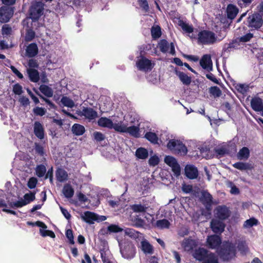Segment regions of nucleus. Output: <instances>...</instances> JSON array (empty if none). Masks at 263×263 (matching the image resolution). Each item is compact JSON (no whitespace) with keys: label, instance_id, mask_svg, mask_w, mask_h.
Masks as SVG:
<instances>
[{"label":"nucleus","instance_id":"f257e3e1","mask_svg":"<svg viewBox=\"0 0 263 263\" xmlns=\"http://www.w3.org/2000/svg\"><path fill=\"white\" fill-rule=\"evenodd\" d=\"M217 253L223 261H230L236 256L235 246L229 240L224 241L217 250Z\"/></svg>","mask_w":263,"mask_h":263},{"label":"nucleus","instance_id":"f03ea898","mask_svg":"<svg viewBox=\"0 0 263 263\" xmlns=\"http://www.w3.org/2000/svg\"><path fill=\"white\" fill-rule=\"evenodd\" d=\"M167 147L174 151L176 154L185 156L187 153V147L181 141L178 140L171 139L167 144Z\"/></svg>","mask_w":263,"mask_h":263},{"label":"nucleus","instance_id":"7ed1b4c3","mask_svg":"<svg viewBox=\"0 0 263 263\" xmlns=\"http://www.w3.org/2000/svg\"><path fill=\"white\" fill-rule=\"evenodd\" d=\"M44 5L41 2H35L32 4L29 10V18L33 22L37 21L43 15Z\"/></svg>","mask_w":263,"mask_h":263},{"label":"nucleus","instance_id":"20e7f679","mask_svg":"<svg viewBox=\"0 0 263 263\" xmlns=\"http://www.w3.org/2000/svg\"><path fill=\"white\" fill-rule=\"evenodd\" d=\"M120 252L123 258L130 259L135 256L136 247L132 242L124 241L120 247Z\"/></svg>","mask_w":263,"mask_h":263},{"label":"nucleus","instance_id":"39448f33","mask_svg":"<svg viewBox=\"0 0 263 263\" xmlns=\"http://www.w3.org/2000/svg\"><path fill=\"white\" fill-rule=\"evenodd\" d=\"M198 42L204 45H211L215 43L217 41V37L215 34L211 31L202 30L198 34Z\"/></svg>","mask_w":263,"mask_h":263},{"label":"nucleus","instance_id":"423d86ee","mask_svg":"<svg viewBox=\"0 0 263 263\" xmlns=\"http://www.w3.org/2000/svg\"><path fill=\"white\" fill-rule=\"evenodd\" d=\"M247 25L249 27L258 29L260 28L263 24V20L261 15L255 13L250 15L247 18Z\"/></svg>","mask_w":263,"mask_h":263},{"label":"nucleus","instance_id":"0eeeda50","mask_svg":"<svg viewBox=\"0 0 263 263\" xmlns=\"http://www.w3.org/2000/svg\"><path fill=\"white\" fill-rule=\"evenodd\" d=\"M136 66L139 70L145 72L151 71L153 68L152 61L142 55L137 61Z\"/></svg>","mask_w":263,"mask_h":263},{"label":"nucleus","instance_id":"6e6552de","mask_svg":"<svg viewBox=\"0 0 263 263\" xmlns=\"http://www.w3.org/2000/svg\"><path fill=\"white\" fill-rule=\"evenodd\" d=\"M14 13L13 8L9 6H2L0 8V22L7 23L12 17Z\"/></svg>","mask_w":263,"mask_h":263},{"label":"nucleus","instance_id":"1a4fd4ad","mask_svg":"<svg viewBox=\"0 0 263 263\" xmlns=\"http://www.w3.org/2000/svg\"><path fill=\"white\" fill-rule=\"evenodd\" d=\"M216 217L221 220L228 219L231 215V211L225 205H218L215 209Z\"/></svg>","mask_w":263,"mask_h":263},{"label":"nucleus","instance_id":"9d476101","mask_svg":"<svg viewBox=\"0 0 263 263\" xmlns=\"http://www.w3.org/2000/svg\"><path fill=\"white\" fill-rule=\"evenodd\" d=\"M221 238L217 235L209 236L206 239V245L209 249H216L220 248L222 244Z\"/></svg>","mask_w":263,"mask_h":263},{"label":"nucleus","instance_id":"9b49d317","mask_svg":"<svg viewBox=\"0 0 263 263\" xmlns=\"http://www.w3.org/2000/svg\"><path fill=\"white\" fill-rule=\"evenodd\" d=\"M158 46L160 50L162 53H166L168 51L169 48H170V53L172 55H175L176 53L174 43L172 42L169 44L165 39H162L158 43Z\"/></svg>","mask_w":263,"mask_h":263},{"label":"nucleus","instance_id":"f8f14e48","mask_svg":"<svg viewBox=\"0 0 263 263\" xmlns=\"http://www.w3.org/2000/svg\"><path fill=\"white\" fill-rule=\"evenodd\" d=\"M210 253L208 250L199 247L194 250L192 255L196 260L202 262L209 256Z\"/></svg>","mask_w":263,"mask_h":263},{"label":"nucleus","instance_id":"ddd939ff","mask_svg":"<svg viewBox=\"0 0 263 263\" xmlns=\"http://www.w3.org/2000/svg\"><path fill=\"white\" fill-rule=\"evenodd\" d=\"M200 65L208 72L213 70V63L210 54L203 55L200 60Z\"/></svg>","mask_w":263,"mask_h":263},{"label":"nucleus","instance_id":"4468645a","mask_svg":"<svg viewBox=\"0 0 263 263\" xmlns=\"http://www.w3.org/2000/svg\"><path fill=\"white\" fill-rule=\"evenodd\" d=\"M186 176L190 179H196L198 176V170L193 165H186L184 168Z\"/></svg>","mask_w":263,"mask_h":263},{"label":"nucleus","instance_id":"2eb2a0df","mask_svg":"<svg viewBox=\"0 0 263 263\" xmlns=\"http://www.w3.org/2000/svg\"><path fill=\"white\" fill-rule=\"evenodd\" d=\"M212 231L216 234H221L224 230V223L217 219H213L211 222Z\"/></svg>","mask_w":263,"mask_h":263},{"label":"nucleus","instance_id":"dca6fc26","mask_svg":"<svg viewBox=\"0 0 263 263\" xmlns=\"http://www.w3.org/2000/svg\"><path fill=\"white\" fill-rule=\"evenodd\" d=\"M201 201L206 209H210L213 204V197L209 192L203 191L201 192Z\"/></svg>","mask_w":263,"mask_h":263},{"label":"nucleus","instance_id":"f3484780","mask_svg":"<svg viewBox=\"0 0 263 263\" xmlns=\"http://www.w3.org/2000/svg\"><path fill=\"white\" fill-rule=\"evenodd\" d=\"M81 116L91 121L97 118L98 113L92 108L84 107L81 111Z\"/></svg>","mask_w":263,"mask_h":263},{"label":"nucleus","instance_id":"a211bd4d","mask_svg":"<svg viewBox=\"0 0 263 263\" xmlns=\"http://www.w3.org/2000/svg\"><path fill=\"white\" fill-rule=\"evenodd\" d=\"M34 134L39 139L42 140L45 137V130L43 125L39 121H35L33 128Z\"/></svg>","mask_w":263,"mask_h":263},{"label":"nucleus","instance_id":"6ab92c4d","mask_svg":"<svg viewBox=\"0 0 263 263\" xmlns=\"http://www.w3.org/2000/svg\"><path fill=\"white\" fill-rule=\"evenodd\" d=\"M237 248L240 254L242 255H246L249 251V248L248 244L245 240L238 239L236 241Z\"/></svg>","mask_w":263,"mask_h":263},{"label":"nucleus","instance_id":"aec40b11","mask_svg":"<svg viewBox=\"0 0 263 263\" xmlns=\"http://www.w3.org/2000/svg\"><path fill=\"white\" fill-rule=\"evenodd\" d=\"M175 73L179 78L180 81L183 84L189 86L191 83V77L188 76L183 72L180 71L176 68L175 69Z\"/></svg>","mask_w":263,"mask_h":263},{"label":"nucleus","instance_id":"412c9836","mask_svg":"<svg viewBox=\"0 0 263 263\" xmlns=\"http://www.w3.org/2000/svg\"><path fill=\"white\" fill-rule=\"evenodd\" d=\"M239 12L238 8L234 5L230 4L227 6L226 12L227 17L231 20H234Z\"/></svg>","mask_w":263,"mask_h":263},{"label":"nucleus","instance_id":"4be33fe9","mask_svg":"<svg viewBox=\"0 0 263 263\" xmlns=\"http://www.w3.org/2000/svg\"><path fill=\"white\" fill-rule=\"evenodd\" d=\"M39 52V48L37 44L32 43L29 44L26 49V54L29 58H33L35 57Z\"/></svg>","mask_w":263,"mask_h":263},{"label":"nucleus","instance_id":"5701e85b","mask_svg":"<svg viewBox=\"0 0 263 263\" xmlns=\"http://www.w3.org/2000/svg\"><path fill=\"white\" fill-rule=\"evenodd\" d=\"M182 246L186 251H191L197 246L196 241L192 239L185 238L182 242Z\"/></svg>","mask_w":263,"mask_h":263},{"label":"nucleus","instance_id":"b1692460","mask_svg":"<svg viewBox=\"0 0 263 263\" xmlns=\"http://www.w3.org/2000/svg\"><path fill=\"white\" fill-rule=\"evenodd\" d=\"M262 105V100L259 97H254L251 100V106L255 111H261Z\"/></svg>","mask_w":263,"mask_h":263},{"label":"nucleus","instance_id":"393cba45","mask_svg":"<svg viewBox=\"0 0 263 263\" xmlns=\"http://www.w3.org/2000/svg\"><path fill=\"white\" fill-rule=\"evenodd\" d=\"M232 166L240 171H248L252 170L254 167L253 165L250 163L243 162H237L233 164Z\"/></svg>","mask_w":263,"mask_h":263},{"label":"nucleus","instance_id":"a878e982","mask_svg":"<svg viewBox=\"0 0 263 263\" xmlns=\"http://www.w3.org/2000/svg\"><path fill=\"white\" fill-rule=\"evenodd\" d=\"M97 214L90 211L85 212L84 215L82 216V218L90 224L94 223V221L97 219Z\"/></svg>","mask_w":263,"mask_h":263},{"label":"nucleus","instance_id":"bb28decb","mask_svg":"<svg viewBox=\"0 0 263 263\" xmlns=\"http://www.w3.org/2000/svg\"><path fill=\"white\" fill-rule=\"evenodd\" d=\"M239 46V42L237 39L233 40L229 43H226L224 45L222 50L224 52H230L232 49L237 48Z\"/></svg>","mask_w":263,"mask_h":263},{"label":"nucleus","instance_id":"cd10ccee","mask_svg":"<svg viewBox=\"0 0 263 263\" xmlns=\"http://www.w3.org/2000/svg\"><path fill=\"white\" fill-rule=\"evenodd\" d=\"M55 176L57 180L61 182H64L68 179V174L66 171L60 168L57 170Z\"/></svg>","mask_w":263,"mask_h":263},{"label":"nucleus","instance_id":"c85d7f7f","mask_svg":"<svg viewBox=\"0 0 263 263\" xmlns=\"http://www.w3.org/2000/svg\"><path fill=\"white\" fill-rule=\"evenodd\" d=\"M27 73L29 80L34 83L37 82L40 80V75L39 71L32 68H29L27 69Z\"/></svg>","mask_w":263,"mask_h":263},{"label":"nucleus","instance_id":"c756f323","mask_svg":"<svg viewBox=\"0 0 263 263\" xmlns=\"http://www.w3.org/2000/svg\"><path fill=\"white\" fill-rule=\"evenodd\" d=\"M112 120L106 117H101L98 121L99 126L109 129H112Z\"/></svg>","mask_w":263,"mask_h":263},{"label":"nucleus","instance_id":"7c9ffc66","mask_svg":"<svg viewBox=\"0 0 263 263\" xmlns=\"http://www.w3.org/2000/svg\"><path fill=\"white\" fill-rule=\"evenodd\" d=\"M71 131L76 136H81L85 132V128L84 126L75 123L71 127Z\"/></svg>","mask_w":263,"mask_h":263},{"label":"nucleus","instance_id":"2f4dec72","mask_svg":"<svg viewBox=\"0 0 263 263\" xmlns=\"http://www.w3.org/2000/svg\"><path fill=\"white\" fill-rule=\"evenodd\" d=\"M178 20V25L181 27L182 29L185 32L188 33H192L194 31V28L192 25L186 23L180 17L177 18Z\"/></svg>","mask_w":263,"mask_h":263},{"label":"nucleus","instance_id":"473e14b6","mask_svg":"<svg viewBox=\"0 0 263 263\" xmlns=\"http://www.w3.org/2000/svg\"><path fill=\"white\" fill-rule=\"evenodd\" d=\"M131 209L136 213H144L147 210L148 206L145 204H134L130 205Z\"/></svg>","mask_w":263,"mask_h":263},{"label":"nucleus","instance_id":"72a5a7b5","mask_svg":"<svg viewBox=\"0 0 263 263\" xmlns=\"http://www.w3.org/2000/svg\"><path fill=\"white\" fill-rule=\"evenodd\" d=\"M63 193L65 197L70 198L73 196L74 190L70 184H66L63 187Z\"/></svg>","mask_w":263,"mask_h":263},{"label":"nucleus","instance_id":"f704fd0d","mask_svg":"<svg viewBox=\"0 0 263 263\" xmlns=\"http://www.w3.org/2000/svg\"><path fill=\"white\" fill-rule=\"evenodd\" d=\"M141 249L145 254H152L153 253V246L146 240L141 241Z\"/></svg>","mask_w":263,"mask_h":263},{"label":"nucleus","instance_id":"c9c22d12","mask_svg":"<svg viewBox=\"0 0 263 263\" xmlns=\"http://www.w3.org/2000/svg\"><path fill=\"white\" fill-rule=\"evenodd\" d=\"M39 89L47 97L50 98L53 96V92L52 89L47 85L42 84L40 85Z\"/></svg>","mask_w":263,"mask_h":263},{"label":"nucleus","instance_id":"e433bc0d","mask_svg":"<svg viewBox=\"0 0 263 263\" xmlns=\"http://www.w3.org/2000/svg\"><path fill=\"white\" fill-rule=\"evenodd\" d=\"M162 34L161 28L160 26H153L151 28V35L153 39L159 38Z\"/></svg>","mask_w":263,"mask_h":263},{"label":"nucleus","instance_id":"4c0bfd02","mask_svg":"<svg viewBox=\"0 0 263 263\" xmlns=\"http://www.w3.org/2000/svg\"><path fill=\"white\" fill-rule=\"evenodd\" d=\"M147 150L143 147H139L136 151V156L140 159H145L148 157Z\"/></svg>","mask_w":263,"mask_h":263},{"label":"nucleus","instance_id":"58836bf2","mask_svg":"<svg viewBox=\"0 0 263 263\" xmlns=\"http://www.w3.org/2000/svg\"><path fill=\"white\" fill-rule=\"evenodd\" d=\"M239 160L247 159L250 156V151L247 147H243L237 154Z\"/></svg>","mask_w":263,"mask_h":263},{"label":"nucleus","instance_id":"ea45409f","mask_svg":"<svg viewBox=\"0 0 263 263\" xmlns=\"http://www.w3.org/2000/svg\"><path fill=\"white\" fill-rule=\"evenodd\" d=\"M139 128L136 126H131L126 127V132L129 133L131 136L139 138L140 137Z\"/></svg>","mask_w":263,"mask_h":263},{"label":"nucleus","instance_id":"a19ab883","mask_svg":"<svg viewBox=\"0 0 263 263\" xmlns=\"http://www.w3.org/2000/svg\"><path fill=\"white\" fill-rule=\"evenodd\" d=\"M171 223L166 219L158 220L156 222V227L160 229H168Z\"/></svg>","mask_w":263,"mask_h":263},{"label":"nucleus","instance_id":"79ce46f5","mask_svg":"<svg viewBox=\"0 0 263 263\" xmlns=\"http://www.w3.org/2000/svg\"><path fill=\"white\" fill-rule=\"evenodd\" d=\"M144 137L149 142L153 144H157L158 142V137L156 133L148 132H146Z\"/></svg>","mask_w":263,"mask_h":263},{"label":"nucleus","instance_id":"37998d69","mask_svg":"<svg viewBox=\"0 0 263 263\" xmlns=\"http://www.w3.org/2000/svg\"><path fill=\"white\" fill-rule=\"evenodd\" d=\"M259 224L258 220L254 217L250 218L244 222L243 227L245 228H250Z\"/></svg>","mask_w":263,"mask_h":263},{"label":"nucleus","instance_id":"c03bdc74","mask_svg":"<svg viewBox=\"0 0 263 263\" xmlns=\"http://www.w3.org/2000/svg\"><path fill=\"white\" fill-rule=\"evenodd\" d=\"M209 93L214 98H219L222 95L221 90L218 87L216 86H211L209 88Z\"/></svg>","mask_w":263,"mask_h":263},{"label":"nucleus","instance_id":"a18cd8bd","mask_svg":"<svg viewBox=\"0 0 263 263\" xmlns=\"http://www.w3.org/2000/svg\"><path fill=\"white\" fill-rule=\"evenodd\" d=\"M61 102L64 106L70 108L73 107L74 105L73 101L71 99L66 96H63L62 98Z\"/></svg>","mask_w":263,"mask_h":263},{"label":"nucleus","instance_id":"49530a36","mask_svg":"<svg viewBox=\"0 0 263 263\" xmlns=\"http://www.w3.org/2000/svg\"><path fill=\"white\" fill-rule=\"evenodd\" d=\"M202 263H218V260L214 253L210 252L209 256Z\"/></svg>","mask_w":263,"mask_h":263},{"label":"nucleus","instance_id":"de8ad7c7","mask_svg":"<svg viewBox=\"0 0 263 263\" xmlns=\"http://www.w3.org/2000/svg\"><path fill=\"white\" fill-rule=\"evenodd\" d=\"M35 172L36 175L39 177H42L45 175L46 173V168L44 165L40 164L36 166Z\"/></svg>","mask_w":263,"mask_h":263},{"label":"nucleus","instance_id":"09e8293b","mask_svg":"<svg viewBox=\"0 0 263 263\" xmlns=\"http://www.w3.org/2000/svg\"><path fill=\"white\" fill-rule=\"evenodd\" d=\"M35 192H31L29 193H26L24 196V201H26V204L34 201L35 199Z\"/></svg>","mask_w":263,"mask_h":263},{"label":"nucleus","instance_id":"8fccbe9b","mask_svg":"<svg viewBox=\"0 0 263 263\" xmlns=\"http://www.w3.org/2000/svg\"><path fill=\"white\" fill-rule=\"evenodd\" d=\"M40 233L42 236L45 237L46 236H49L51 238H54L55 237V235L54 232L51 230H40Z\"/></svg>","mask_w":263,"mask_h":263},{"label":"nucleus","instance_id":"3c124183","mask_svg":"<svg viewBox=\"0 0 263 263\" xmlns=\"http://www.w3.org/2000/svg\"><path fill=\"white\" fill-rule=\"evenodd\" d=\"M33 112L35 116H43L45 115L46 110L44 108L36 106L33 109Z\"/></svg>","mask_w":263,"mask_h":263},{"label":"nucleus","instance_id":"603ef678","mask_svg":"<svg viewBox=\"0 0 263 263\" xmlns=\"http://www.w3.org/2000/svg\"><path fill=\"white\" fill-rule=\"evenodd\" d=\"M253 37V34L251 33H248L245 35L237 38L238 42L245 43L250 41L252 38Z\"/></svg>","mask_w":263,"mask_h":263},{"label":"nucleus","instance_id":"864d4df0","mask_svg":"<svg viewBox=\"0 0 263 263\" xmlns=\"http://www.w3.org/2000/svg\"><path fill=\"white\" fill-rule=\"evenodd\" d=\"M138 2L142 10L146 12L149 11V7L147 0H138Z\"/></svg>","mask_w":263,"mask_h":263},{"label":"nucleus","instance_id":"5fc2aeb1","mask_svg":"<svg viewBox=\"0 0 263 263\" xmlns=\"http://www.w3.org/2000/svg\"><path fill=\"white\" fill-rule=\"evenodd\" d=\"M108 230H109V233H119L122 232L123 229L118 225L111 224L108 226Z\"/></svg>","mask_w":263,"mask_h":263},{"label":"nucleus","instance_id":"6e6d98bb","mask_svg":"<svg viewBox=\"0 0 263 263\" xmlns=\"http://www.w3.org/2000/svg\"><path fill=\"white\" fill-rule=\"evenodd\" d=\"M165 163L170 167L177 163L176 159L171 156H167L164 158Z\"/></svg>","mask_w":263,"mask_h":263},{"label":"nucleus","instance_id":"4d7b16f0","mask_svg":"<svg viewBox=\"0 0 263 263\" xmlns=\"http://www.w3.org/2000/svg\"><path fill=\"white\" fill-rule=\"evenodd\" d=\"M12 32V28L9 25H4L2 27V33L3 35H10Z\"/></svg>","mask_w":263,"mask_h":263},{"label":"nucleus","instance_id":"13d9d810","mask_svg":"<svg viewBox=\"0 0 263 263\" xmlns=\"http://www.w3.org/2000/svg\"><path fill=\"white\" fill-rule=\"evenodd\" d=\"M126 127L125 125H120L118 123H112V128H114L116 132L119 133H125Z\"/></svg>","mask_w":263,"mask_h":263},{"label":"nucleus","instance_id":"bf43d9fd","mask_svg":"<svg viewBox=\"0 0 263 263\" xmlns=\"http://www.w3.org/2000/svg\"><path fill=\"white\" fill-rule=\"evenodd\" d=\"M26 205V201L22 199L21 200H18L14 202H10L9 204L10 207L12 208H14V207L21 208Z\"/></svg>","mask_w":263,"mask_h":263},{"label":"nucleus","instance_id":"052dcab7","mask_svg":"<svg viewBox=\"0 0 263 263\" xmlns=\"http://www.w3.org/2000/svg\"><path fill=\"white\" fill-rule=\"evenodd\" d=\"M35 32L32 29H28L25 36L26 41H32L35 37Z\"/></svg>","mask_w":263,"mask_h":263},{"label":"nucleus","instance_id":"680f3d73","mask_svg":"<svg viewBox=\"0 0 263 263\" xmlns=\"http://www.w3.org/2000/svg\"><path fill=\"white\" fill-rule=\"evenodd\" d=\"M35 151L36 154H38L40 156H44L45 155L44 147L39 143H35Z\"/></svg>","mask_w":263,"mask_h":263},{"label":"nucleus","instance_id":"e2e57ef3","mask_svg":"<svg viewBox=\"0 0 263 263\" xmlns=\"http://www.w3.org/2000/svg\"><path fill=\"white\" fill-rule=\"evenodd\" d=\"M65 235L66 237L69 240V243L73 245L74 243V241L72 230L71 229L67 230L65 233Z\"/></svg>","mask_w":263,"mask_h":263},{"label":"nucleus","instance_id":"0e129e2a","mask_svg":"<svg viewBox=\"0 0 263 263\" xmlns=\"http://www.w3.org/2000/svg\"><path fill=\"white\" fill-rule=\"evenodd\" d=\"M37 183V179L35 177H31L28 181L27 186L30 189H33L35 187Z\"/></svg>","mask_w":263,"mask_h":263},{"label":"nucleus","instance_id":"69168bd1","mask_svg":"<svg viewBox=\"0 0 263 263\" xmlns=\"http://www.w3.org/2000/svg\"><path fill=\"white\" fill-rule=\"evenodd\" d=\"M22 86L18 83L15 84L13 86V92L14 94L20 95L23 93Z\"/></svg>","mask_w":263,"mask_h":263},{"label":"nucleus","instance_id":"338daca9","mask_svg":"<svg viewBox=\"0 0 263 263\" xmlns=\"http://www.w3.org/2000/svg\"><path fill=\"white\" fill-rule=\"evenodd\" d=\"M159 161H160L159 158H158V156H157L156 155L152 156L148 160L149 164L151 166H155L157 165V164H158V163H159Z\"/></svg>","mask_w":263,"mask_h":263},{"label":"nucleus","instance_id":"774afa93","mask_svg":"<svg viewBox=\"0 0 263 263\" xmlns=\"http://www.w3.org/2000/svg\"><path fill=\"white\" fill-rule=\"evenodd\" d=\"M94 138L98 142H101L104 140L105 137L104 134L99 132H96L93 133Z\"/></svg>","mask_w":263,"mask_h":263}]
</instances>
